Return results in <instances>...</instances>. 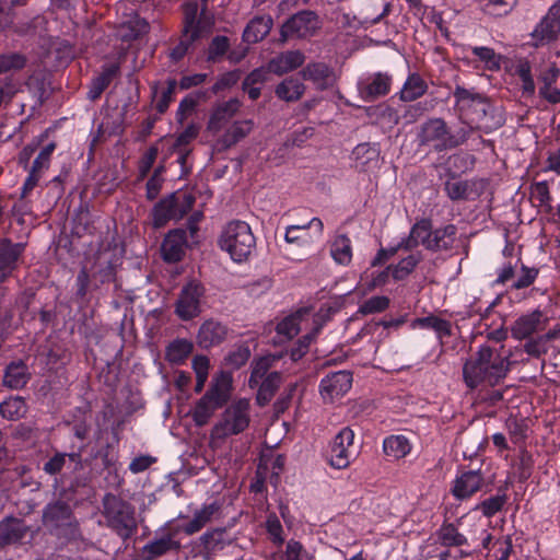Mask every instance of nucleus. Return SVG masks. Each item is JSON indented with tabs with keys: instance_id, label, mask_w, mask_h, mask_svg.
I'll return each instance as SVG.
<instances>
[{
	"instance_id": "1",
	"label": "nucleus",
	"mask_w": 560,
	"mask_h": 560,
	"mask_svg": "<svg viewBox=\"0 0 560 560\" xmlns=\"http://www.w3.org/2000/svg\"><path fill=\"white\" fill-rule=\"evenodd\" d=\"M122 253L116 245L107 244L96 250L78 272L75 295L84 299L91 290L116 282L117 270L122 265Z\"/></svg>"
},
{
	"instance_id": "2",
	"label": "nucleus",
	"mask_w": 560,
	"mask_h": 560,
	"mask_svg": "<svg viewBox=\"0 0 560 560\" xmlns=\"http://www.w3.org/2000/svg\"><path fill=\"white\" fill-rule=\"evenodd\" d=\"M510 364L508 355L488 345H482L464 363L463 380L470 389L478 386H495L506 377Z\"/></svg>"
},
{
	"instance_id": "3",
	"label": "nucleus",
	"mask_w": 560,
	"mask_h": 560,
	"mask_svg": "<svg viewBox=\"0 0 560 560\" xmlns=\"http://www.w3.org/2000/svg\"><path fill=\"white\" fill-rule=\"evenodd\" d=\"M42 524L46 532L62 545L81 537L79 521L72 506L62 499L47 503L42 512Z\"/></svg>"
},
{
	"instance_id": "4",
	"label": "nucleus",
	"mask_w": 560,
	"mask_h": 560,
	"mask_svg": "<svg viewBox=\"0 0 560 560\" xmlns=\"http://www.w3.org/2000/svg\"><path fill=\"white\" fill-rule=\"evenodd\" d=\"M102 515L106 526L124 542L131 539L138 532L136 508L125 499L113 493H106L102 500Z\"/></svg>"
},
{
	"instance_id": "5",
	"label": "nucleus",
	"mask_w": 560,
	"mask_h": 560,
	"mask_svg": "<svg viewBox=\"0 0 560 560\" xmlns=\"http://www.w3.org/2000/svg\"><path fill=\"white\" fill-rule=\"evenodd\" d=\"M237 107H214L209 121L208 130L217 133L225 130L218 139V145L228 150L243 140L254 128L253 119L236 118Z\"/></svg>"
},
{
	"instance_id": "6",
	"label": "nucleus",
	"mask_w": 560,
	"mask_h": 560,
	"mask_svg": "<svg viewBox=\"0 0 560 560\" xmlns=\"http://www.w3.org/2000/svg\"><path fill=\"white\" fill-rule=\"evenodd\" d=\"M220 248L226 252L233 261L243 262L256 248V237L245 221L229 222L219 237Z\"/></svg>"
},
{
	"instance_id": "7",
	"label": "nucleus",
	"mask_w": 560,
	"mask_h": 560,
	"mask_svg": "<svg viewBox=\"0 0 560 560\" xmlns=\"http://www.w3.org/2000/svg\"><path fill=\"white\" fill-rule=\"evenodd\" d=\"M468 133L464 128L453 133L444 120L435 118L422 125L419 138L421 144L429 145L436 152H442L464 143L468 138Z\"/></svg>"
},
{
	"instance_id": "8",
	"label": "nucleus",
	"mask_w": 560,
	"mask_h": 560,
	"mask_svg": "<svg viewBox=\"0 0 560 560\" xmlns=\"http://www.w3.org/2000/svg\"><path fill=\"white\" fill-rule=\"evenodd\" d=\"M249 402L238 399L231 404L222 413L221 420L213 427V434L226 439L244 432L249 425Z\"/></svg>"
},
{
	"instance_id": "9",
	"label": "nucleus",
	"mask_w": 560,
	"mask_h": 560,
	"mask_svg": "<svg viewBox=\"0 0 560 560\" xmlns=\"http://www.w3.org/2000/svg\"><path fill=\"white\" fill-rule=\"evenodd\" d=\"M504 107H455L463 124L469 130H481L486 133L504 124L502 109Z\"/></svg>"
},
{
	"instance_id": "10",
	"label": "nucleus",
	"mask_w": 560,
	"mask_h": 560,
	"mask_svg": "<svg viewBox=\"0 0 560 560\" xmlns=\"http://www.w3.org/2000/svg\"><path fill=\"white\" fill-rule=\"evenodd\" d=\"M355 433L350 427L342 428L329 443L326 460L335 469H346L355 458Z\"/></svg>"
},
{
	"instance_id": "11",
	"label": "nucleus",
	"mask_w": 560,
	"mask_h": 560,
	"mask_svg": "<svg viewBox=\"0 0 560 560\" xmlns=\"http://www.w3.org/2000/svg\"><path fill=\"white\" fill-rule=\"evenodd\" d=\"M302 78L311 81L317 90H327L331 94L332 103H341L343 96L336 88L335 71L325 62H310L301 71Z\"/></svg>"
},
{
	"instance_id": "12",
	"label": "nucleus",
	"mask_w": 560,
	"mask_h": 560,
	"mask_svg": "<svg viewBox=\"0 0 560 560\" xmlns=\"http://www.w3.org/2000/svg\"><path fill=\"white\" fill-rule=\"evenodd\" d=\"M560 35V0L555 2L530 33V45L541 47L553 43Z\"/></svg>"
},
{
	"instance_id": "13",
	"label": "nucleus",
	"mask_w": 560,
	"mask_h": 560,
	"mask_svg": "<svg viewBox=\"0 0 560 560\" xmlns=\"http://www.w3.org/2000/svg\"><path fill=\"white\" fill-rule=\"evenodd\" d=\"M205 293V288L195 281L183 287L175 305L176 315L183 320H190L197 317L200 310V299Z\"/></svg>"
},
{
	"instance_id": "14",
	"label": "nucleus",
	"mask_w": 560,
	"mask_h": 560,
	"mask_svg": "<svg viewBox=\"0 0 560 560\" xmlns=\"http://www.w3.org/2000/svg\"><path fill=\"white\" fill-rule=\"evenodd\" d=\"M26 248L25 243H15L9 237L0 238V282H5L19 269Z\"/></svg>"
},
{
	"instance_id": "15",
	"label": "nucleus",
	"mask_w": 560,
	"mask_h": 560,
	"mask_svg": "<svg viewBox=\"0 0 560 560\" xmlns=\"http://www.w3.org/2000/svg\"><path fill=\"white\" fill-rule=\"evenodd\" d=\"M319 28V20L312 11H302L290 18L281 27V35L284 38H305L313 36Z\"/></svg>"
},
{
	"instance_id": "16",
	"label": "nucleus",
	"mask_w": 560,
	"mask_h": 560,
	"mask_svg": "<svg viewBox=\"0 0 560 560\" xmlns=\"http://www.w3.org/2000/svg\"><path fill=\"white\" fill-rule=\"evenodd\" d=\"M352 373L350 371L332 372L320 380L319 393L325 401L332 402L347 394L352 386Z\"/></svg>"
},
{
	"instance_id": "17",
	"label": "nucleus",
	"mask_w": 560,
	"mask_h": 560,
	"mask_svg": "<svg viewBox=\"0 0 560 560\" xmlns=\"http://www.w3.org/2000/svg\"><path fill=\"white\" fill-rule=\"evenodd\" d=\"M392 82V75L386 72L369 74L358 84L360 97L364 102H374L389 93Z\"/></svg>"
},
{
	"instance_id": "18",
	"label": "nucleus",
	"mask_w": 560,
	"mask_h": 560,
	"mask_svg": "<svg viewBox=\"0 0 560 560\" xmlns=\"http://www.w3.org/2000/svg\"><path fill=\"white\" fill-rule=\"evenodd\" d=\"M485 477L480 469L459 471L453 481L452 494L459 501L471 498L481 490Z\"/></svg>"
},
{
	"instance_id": "19",
	"label": "nucleus",
	"mask_w": 560,
	"mask_h": 560,
	"mask_svg": "<svg viewBox=\"0 0 560 560\" xmlns=\"http://www.w3.org/2000/svg\"><path fill=\"white\" fill-rule=\"evenodd\" d=\"M178 533H175V527L171 526L161 537L145 544L141 549V556L144 560H154L170 551H179L182 545L176 539Z\"/></svg>"
},
{
	"instance_id": "20",
	"label": "nucleus",
	"mask_w": 560,
	"mask_h": 560,
	"mask_svg": "<svg viewBox=\"0 0 560 560\" xmlns=\"http://www.w3.org/2000/svg\"><path fill=\"white\" fill-rule=\"evenodd\" d=\"M187 245V231L184 229H175L170 231L164 237L161 250L163 259L166 262H178L185 255Z\"/></svg>"
},
{
	"instance_id": "21",
	"label": "nucleus",
	"mask_w": 560,
	"mask_h": 560,
	"mask_svg": "<svg viewBox=\"0 0 560 560\" xmlns=\"http://www.w3.org/2000/svg\"><path fill=\"white\" fill-rule=\"evenodd\" d=\"M228 335V327L215 319L205 320L197 334V343L202 349H210L222 343Z\"/></svg>"
},
{
	"instance_id": "22",
	"label": "nucleus",
	"mask_w": 560,
	"mask_h": 560,
	"mask_svg": "<svg viewBox=\"0 0 560 560\" xmlns=\"http://www.w3.org/2000/svg\"><path fill=\"white\" fill-rule=\"evenodd\" d=\"M380 154L378 144L364 142L352 150L351 159L357 171L366 173L378 167Z\"/></svg>"
},
{
	"instance_id": "23",
	"label": "nucleus",
	"mask_w": 560,
	"mask_h": 560,
	"mask_svg": "<svg viewBox=\"0 0 560 560\" xmlns=\"http://www.w3.org/2000/svg\"><path fill=\"white\" fill-rule=\"evenodd\" d=\"M305 61V55L300 50H287L272 57L267 63V70L277 75H283L300 68Z\"/></svg>"
},
{
	"instance_id": "24",
	"label": "nucleus",
	"mask_w": 560,
	"mask_h": 560,
	"mask_svg": "<svg viewBox=\"0 0 560 560\" xmlns=\"http://www.w3.org/2000/svg\"><path fill=\"white\" fill-rule=\"evenodd\" d=\"M220 506L217 503L205 504L201 509L194 513L191 520L186 523L173 525L175 533H185L186 535H194L201 530L218 513Z\"/></svg>"
},
{
	"instance_id": "25",
	"label": "nucleus",
	"mask_w": 560,
	"mask_h": 560,
	"mask_svg": "<svg viewBox=\"0 0 560 560\" xmlns=\"http://www.w3.org/2000/svg\"><path fill=\"white\" fill-rule=\"evenodd\" d=\"M31 376L30 369L23 360L11 361L4 369L2 384L10 389H22Z\"/></svg>"
},
{
	"instance_id": "26",
	"label": "nucleus",
	"mask_w": 560,
	"mask_h": 560,
	"mask_svg": "<svg viewBox=\"0 0 560 560\" xmlns=\"http://www.w3.org/2000/svg\"><path fill=\"white\" fill-rule=\"evenodd\" d=\"M232 390V376L221 371L212 377L210 387L205 393L207 399H211L217 406L223 407L230 399Z\"/></svg>"
},
{
	"instance_id": "27",
	"label": "nucleus",
	"mask_w": 560,
	"mask_h": 560,
	"mask_svg": "<svg viewBox=\"0 0 560 560\" xmlns=\"http://www.w3.org/2000/svg\"><path fill=\"white\" fill-rule=\"evenodd\" d=\"M412 329H430L434 331L441 346H444V339L452 335V323L434 314L424 317H416L410 324Z\"/></svg>"
},
{
	"instance_id": "28",
	"label": "nucleus",
	"mask_w": 560,
	"mask_h": 560,
	"mask_svg": "<svg viewBox=\"0 0 560 560\" xmlns=\"http://www.w3.org/2000/svg\"><path fill=\"white\" fill-rule=\"evenodd\" d=\"M30 527L23 520L9 516L0 522V546L20 542L27 534Z\"/></svg>"
},
{
	"instance_id": "29",
	"label": "nucleus",
	"mask_w": 560,
	"mask_h": 560,
	"mask_svg": "<svg viewBox=\"0 0 560 560\" xmlns=\"http://www.w3.org/2000/svg\"><path fill=\"white\" fill-rule=\"evenodd\" d=\"M184 12V27L185 33L192 34V37H199L201 33L210 26V22L202 16H199V4L197 1H189L183 5Z\"/></svg>"
},
{
	"instance_id": "30",
	"label": "nucleus",
	"mask_w": 560,
	"mask_h": 560,
	"mask_svg": "<svg viewBox=\"0 0 560 560\" xmlns=\"http://www.w3.org/2000/svg\"><path fill=\"white\" fill-rule=\"evenodd\" d=\"M457 228L455 224H447L442 228L431 229L430 242H428V250L446 252L453 248Z\"/></svg>"
},
{
	"instance_id": "31",
	"label": "nucleus",
	"mask_w": 560,
	"mask_h": 560,
	"mask_svg": "<svg viewBox=\"0 0 560 560\" xmlns=\"http://www.w3.org/2000/svg\"><path fill=\"white\" fill-rule=\"evenodd\" d=\"M477 180H452L444 184V190L452 201L474 199L480 195Z\"/></svg>"
},
{
	"instance_id": "32",
	"label": "nucleus",
	"mask_w": 560,
	"mask_h": 560,
	"mask_svg": "<svg viewBox=\"0 0 560 560\" xmlns=\"http://www.w3.org/2000/svg\"><path fill=\"white\" fill-rule=\"evenodd\" d=\"M175 195H167L160 199L152 208L150 217L154 229L165 226L171 220H177L174 210Z\"/></svg>"
},
{
	"instance_id": "33",
	"label": "nucleus",
	"mask_w": 560,
	"mask_h": 560,
	"mask_svg": "<svg viewBox=\"0 0 560 560\" xmlns=\"http://www.w3.org/2000/svg\"><path fill=\"white\" fill-rule=\"evenodd\" d=\"M148 32L149 23L139 15H133L117 26L116 36L124 42H131Z\"/></svg>"
},
{
	"instance_id": "34",
	"label": "nucleus",
	"mask_w": 560,
	"mask_h": 560,
	"mask_svg": "<svg viewBox=\"0 0 560 560\" xmlns=\"http://www.w3.org/2000/svg\"><path fill=\"white\" fill-rule=\"evenodd\" d=\"M508 486H500L498 488V492L494 495H491L482 501H480L472 510L474 511H480L481 514L487 517L491 518L497 513L501 512L505 504L509 501V495L506 493Z\"/></svg>"
},
{
	"instance_id": "35",
	"label": "nucleus",
	"mask_w": 560,
	"mask_h": 560,
	"mask_svg": "<svg viewBox=\"0 0 560 560\" xmlns=\"http://www.w3.org/2000/svg\"><path fill=\"white\" fill-rule=\"evenodd\" d=\"M272 24L273 22L270 15L255 16L244 30V40L247 43H257L262 40L269 34Z\"/></svg>"
},
{
	"instance_id": "36",
	"label": "nucleus",
	"mask_w": 560,
	"mask_h": 560,
	"mask_svg": "<svg viewBox=\"0 0 560 560\" xmlns=\"http://www.w3.org/2000/svg\"><path fill=\"white\" fill-rule=\"evenodd\" d=\"M282 375L280 372H270L264 380L260 381L257 388L256 402L258 406L264 407L268 405L280 387Z\"/></svg>"
},
{
	"instance_id": "37",
	"label": "nucleus",
	"mask_w": 560,
	"mask_h": 560,
	"mask_svg": "<svg viewBox=\"0 0 560 560\" xmlns=\"http://www.w3.org/2000/svg\"><path fill=\"white\" fill-rule=\"evenodd\" d=\"M194 343L185 338H177L171 341L165 349V360L173 365L183 364L191 354Z\"/></svg>"
},
{
	"instance_id": "38",
	"label": "nucleus",
	"mask_w": 560,
	"mask_h": 560,
	"mask_svg": "<svg viewBox=\"0 0 560 560\" xmlns=\"http://www.w3.org/2000/svg\"><path fill=\"white\" fill-rule=\"evenodd\" d=\"M410 441L401 434H393L383 440V452L393 459L405 458L411 452Z\"/></svg>"
},
{
	"instance_id": "39",
	"label": "nucleus",
	"mask_w": 560,
	"mask_h": 560,
	"mask_svg": "<svg viewBox=\"0 0 560 560\" xmlns=\"http://www.w3.org/2000/svg\"><path fill=\"white\" fill-rule=\"evenodd\" d=\"M305 92L304 83L294 77L284 79L279 83L275 90L276 95L280 101L292 103L301 98Z\"/></svg>"
},
{
	"instance_id": "40",
	"label": "nucleus",
	"mask_w": 560,
	"mask_h": 560,
	"mask_svg": "<svg viewBox=\"0 0 560 560\" xmlns=\"http://www.w3.org/2000/svg\"><path fill=\"white\" fill-rule=\"evenodd\" d=\"M560 69L552 63L545 72L541 73L540 80L542 85L539 89L540 95L547 101L560 100V93L557 85Z\"/></svg>"
},
{
	"instance_id": "41",
	"label": "nucleus",
	"mask_w": 560,
	"mask_h": 560,
	"mask_svg": "<svg viewBox=\"0 0 560 560\" xmlns=\"http://www.w3.org/2000/svg\"><path fill=\"white\" fill-rule=\"evenodd\" d=\"M428 89L427 82L418 73L410 74L398 95L400 102H413L421 97Z\"/></svg>"
},
{
	"instance_id": "42",
	"label": "nucleus",
	"mask_w": 560,
	"mask_h": 560,
	"mask_svg": "<svg viewBox=\"0 0 560 560\" xmlns=\"http://www.w3.org/2000/svg\"><path fill=\"white\" fill-rule=\"evenodd\" d=\"M540 312H533L530 314L518 317L512 326V335L516 339H525L534 334L540 324Z\"/></svg>"
},
{
	"instance_id": "43",
	"label": "nucleus",
	"mask_w": 560,
	"mask_h": 560,
	"mask_svg": "<svg viewBox=\"0 0 560 560\" xmlns=\"http://www.w3.org/2000/svg\"><path fill=\"white\" fill-rule=\"evenodd\" d=\"M332 259L341 265L348 266L352 260V243L348 235H337L330 246Z\"/></svg>"
},
{
	"instance_id": "44",
	"label": "nucleus",
	"mask_w": 560,
	"mask_h": 560,
	"mask_svg": "<svg viewBox=\"0 0 560 560\" xmlns=\"http://www.w3.org/2000/svg\"><path fill=\"white\" fill-rule=\"evenodd\" d=\"M436 535L441 545L447 548L468 545L467 537L453 523H443Z\"/></svg>"
},
{
	"instance_id": "45",
	"label": "nucleus",
	"mask_w": 560,
	"mask_h": 560,
	"mask_svg": "<svg viewBox=\"0 0 560 560\" xmlns=\"http://www.w3.org/2000/svg\"><path fill=\"white\" fill-rule=\"evenodd\" d=\"M27 412V405L21 396H10L0 404V415L8 420H19Z\"/></svg>"
},
{
	"instance_id": "46",
	"label": "nucleus",
	"mask_w": 560,
	"mask_h": 560,
	"mask_svg": "<svg viewBox=\"0 0 560 560\" xmlns=\"http://www.w3.org/2000/svg\"><path fill=\"white\" fill-rule=\"evenodd\" d=\"M497 304V301L490 303L483 312H480V319L483 322V325L486 326L485 331L481 334H485L487 340L493 341V342H502L508 338V329L504 327V322L502 318H500V325L495 328H491L490 325L487 323L489 319L492 310L494 305Z\"/></svg>"
},
{
	"instance_id": "47",
	"label": "nucleus",
	"mask_w": 560,
	"mask_h": 560,
	"mask_svg": "<svg viewBox=\"0 0 560 560\" xmlns=\"http://www.w3.org/2000/svg\"><path fill=\"white\" fill-rule=\"evenodd\" d=\"M510 440L517 446H524L528 438V423L525 418L510 417L505 422Z\"/></svg>"
},
{
	"instance_id": "48",
	"label": "nucleus",
	"mask_w": 560,
	"mask_h": 560,
	"mask_svg": "<svg viewBox=\"0 0 560 560\" xmlns=\"http://www.w3.org/2000/svg\"><path fill=\"white\" fill-rule=\"evenodd\" d=\"M120 107H101L100 115L103 116L98 125V130L102 132H115L119 129L122 121V113L119 112Z\"/></svg>"
},
{
	"instance_id": "49",
	"label": "nucleus",
	"mask_w": 560,
	"mask_h": 560,
	"mask_svg": "<svg viewBox=\"0 0 560 560\" xmlns=\"http://www.w3.org/2000/svg\"><path fill=\"white\" fill-rule=\"evenodd\" d=\"M221 406H217L211 399H207V396L203 395L195 405L192 411V419L195 423L199 427H202L208 423L209 419L212 417L214 411Z\"/></svg>"
},
{
	"instance_id": "50",
	"label": "nucleus",
	"mask_w": 560,
	"mask_h": 560,
	"mask_svg": "<svg viewBox=\"0 0 560 560\" xmlns=\"http://www.w3.org/2000/svg\"><path fill=\"white\" fill-rule=\"evenodd\" d=\"M518 262H521L520 270L516 271L515 280H513L511 284V289L513 290H522L530 287L539 275L538 268L526 266L522 262L521 258L516 260V264Z\"/></svg>"
},
{
	"instance_id": "51",
	"label": "nucleus",
	"mask_w": 560,
	"mask_h": 560,
	"mask_svg": "<svg viewBox=\"0 0 560 560\" xmlns=\"http://www.w3.org/2000/svg\"><path fill=\"white\" fill-rule=\"evenodd\" d=\"M420 260V256L411 254L399 260L398 264L390 265L389 268L393 279L396 281L405 280L416 269Z\"/></svg>"
},
{
	"instance_id": "52",
	"label": "nucleus",
	"mask_w": 560,
	"mask_h": 560,
	"mask_svg": "<svg viewBox=\"0 0 560 560\" xmlns=\"http://www.w3.org/2000/svg\"><path fill=\"white\" fill-rule=\"evenodd\" d=\"M252 371L248 380V386L255 389L261 380H264L269 373L271 368V359L268 357H260L252 362Z\"/></svg>"
},
{
	"instance_id": "53",
	"label": "nucleus",
	"mask_w": 560,
	"mask_h": 560,
	"mask_svg": "<svg viewBox=\"0 0 560 560\" xmlns=\"http://www.w3.org/2000/svg\"><path fill=\"white\" fill-rule=\"evenodd\" d=\"M516 0H480L482 11L492 16H503L516 5Z\"/></svg>"
},
{
	"instance_id": "54",
	"label": "nucleus",
	"mask_w": 560,
	"mask_h": 560,
	"mask_svg": "<svg viewBox=\"0 0 560 560\" xmlns=\"http://www.w3.org/2000/svg\"><path fill=\"white\" fill-rule=\"evenodd\" d=\"M171 195H175L174 200V210L176 214V219H183L194 207L196 202V197L192 192L189 191H175Z\"/></svg>"
},
{
	"instance_id": "55",
	"label": "nucleus",
	"mask_w": 560,
	"mask_h": 560,
	"mask_svg": "<svg viewBox=\"0 0 560 560\" xmlns=\"http://www.w3.org/2000/svg\"><path fill=\"white\" fill-rule=\"evenodd\" d=\"M159 148L156 144L150 145L138 161V180L147 178L158 159Z\"/></svg>"
},
{
	"instance_id": "56",
	"label": "nucleus",
	"mask_w": 560,
	"mask_h": 560,
	"mask_svg": "<svg viewBox=\"0 0 560 560\" xmlns=\"http://www.w3.org/2000/svg\"><path fill=\"white\" fill-rule=\"evenodd\" d=\"M432 221L427 218L418 220L410 229L411 238L428 249V242L431 237Z\"/></svg>"
},
{
	"instance_id": "57",
	"label": "nucleus",
	"mask_w": 560,
	"mask_h": 560,
	"mask_svg": "<svg viewBox=\"0 0 560 560\" xmlns=\"http://www.w3.org/2000/svg\"><path fill=\"white\" fill-rule=\"evenodd\" d=\"M266 530L275 545L280 546L284 542L283 527L278 515L275 512H271L267 515Z\"/></svg>"
},
{
	"instance_id": "58",
	"label": "nucleus",
	"mask_w": 560,
	"mask_h": 560,
	"mask_svg": "<svg viewBox=\"0 0 560 560\" xmlns=\"http://www.w3.org/2000/svg\"><path fill=\"white\" fill-rule=\"evenodd\" d=\"M474 56L478 57L479 60L485 62L488 70L500 69V57L494 54V50L490 47L476 46L471 48Z\"/></svg>"
},
{
	"instance_id": "59",
	"label": "nucleus",
	"mask_w": 560,
	"mask_h": 560,
	"mask_svg": "<svg viewBox=\"0 0 560 560\" xmlns=\"http://www.w3.org/2000/svg\"><path fill=\"white\" fill-rule=\"evenodd\" d=\"M515 73L522 82L523 92L529 95L533 94L535 91V83L532 77L529 62L526 60L520 61L515 68Z\"/></svg>"
},
{
	"instance_id": "60",
	"label": "nucleus",
	"mask_w": 560,
	"mask_h": 560,
	"mask_svg": "<svg viewBox=\"0 0 560 560\" xmlns=\"http://www.w3.org/2000/svg\"><path fill=\"white\" fill-rule=\"evenodd\" d=\"M475 156L469 153L453 154L448 158V165L453 173H464L471 170L475 164Z\"/></svg>"
},
{
	"instance_id": "61",
	"label": "nucleus",
	"mask_w": 560,
	"mask_h": 560,
	"mask_svg": "<svg viewBox=\"0 0 560 560\" xmlns=\"http://www.w3.org/2000/svg\"><path fill=\"white\" fill-rule=\"evenodd\" d=\"M389 299L385 295H376L364 301L359 307V312L362 314H374L385 311L389 306Z\"/></svg>"
},
{
	"instance_id": "62",
	"label": "nucleus",
	"mask_w": 560,
	"mask_h": 560,
	"mask_svg": "<svg viewBox=\"0 0 560 560\" xmlns=\"http://www.w3.org/2000/svg\"><path fill=\"white\" fill-rule=\"evenodd\" d=\"M230 43L229 38L225 36H215L209 46L208 49V60L218 61L221 59L229 50Z\"/></svg>"
},
{
	"instance_id": "63",
	"label": "nucleus",
	"mask_w": 560,
	"mask_h": 560,
	"mask_svg": "<svg viewBox=\"0 0 560 560\" xmlns=\"http://www.w3.org/2000/svg\"><path fill=\"white\" fill-rule=\"evenodd\" d=\"M56 143L49 142L42 148L35 160L33 161L32 168L44 173L50 165V159L56 150Z\"/></svg>"
},
{
	"instance_id": "64",
	"label": "nucleus",
	"mask_w": 560,
	"mask_h": 560,
	"mask_svg": "<svg viewBox=\"0 0 560 560\" xmlns=\"http://www.w3.org/2000/svg\"><path fill=\"white\" fill-rule=\"evenodd\" d=\"M285 555L288 560H315V556L310 553L302 542L294 539L287 542Z\"/></svg>"
}]
</instances>
